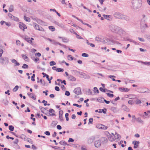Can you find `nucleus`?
<instances>
[{
    "label": "nucleus",
    "instance_id": "nucleus-2",
    "mask_svg": "<svg viewBox=\"0 0 150 150\" xmlns=\"http://www.w3.org/2000/svg\"><path fill=\"white\" fill-rule=\"evenodd\" d=\"M132 7L135 9L140 8L142 5V1L141 0H135L132 1Z\"/></svg>",
    "mask_w": 150,
    "mask_h": 150
},
{
    "label": "nucleus",
    "instance_id": "nucleus-23",
    "mask_svg": "<svg viewBox=\"0 0 150 150\" xmlns=\"http://www.w3.org/2000/svg\"><path fill=\"white\" fill-rule=\"evenodd\" d=\"M52 43L53 44H54L55 45H59L60 46H63V45H62L59 42H57L55 40H53L52 41Z\"/></svg>",
    "mask_w": 150,
    "mask_h": 150
},
{
    "label": "nucleus",
    "instance_id": "nucleus-26",
    "mask_svg": "<svg viewBox=\"0 0 150 150\" xmlns=\"http://www.w3.org/2000/svg\"><path fill=\"white\" fill-rule=\"evenodd\" d=\"M59 144L62 145H67L69 146V144H68L64 140H62L59 142Z\"/></svg>",
    "mask_w": 150,
    "mask_h": 150
},
{
    "label": "nucleus",
    "instance_id": "nucleus-7",
    "mask_svg": "<svg viewBox=\"0 0 150 150\" xmlns=\"http://www.w3.org/2000/svg\"><path fill=\"white\" fill-rule=\"evenodd\" d=\"M97 128L103 129L105 130L107 129L108 127L102 124H99L97 126Z\"/></svg>",
    "mask_w": 150,
    "mask_h": 150
},
{
    "label": "nucleus",
    "instance_id": "nucleus-37",
    "mask_svg": "<svg viewBox=\"0 0 150 150\" xmlns=\"http://www.w3.org/2000/svg\"><path fill=\"white\" fill-rule=\"evenodd\" d=\"M93 90V91L95 93H99V91L96 87H94Z\"/></svg>",
    "mask_w": 150,
    "mask_h": 150
},
{
    "label": "nucleus",
    "instance_id": "nucleus-47",
    "mask_svg": "<svg viewBox=\"0 0 150 150\" xmlns=\"http://www.w3.org/2000/svg\"><path fill=\"white\" fill-rule=\"evenodd\" d=\"M3 101L5 105H8V102L6 99H3Z\"/></svg>",
    "mask_w": 150,
    "mask_h": 150
},
{
    "label": "nucleus",
    "instance_id": "nucleus-40",
    "mask_svg": "<svg viewBox=\"0 0 150 150\" xmlns=\"http://www.w3.org/2000/svg\"><path fill=\"white\" fill-rule=\"evenodd\" d=\"M49 28L50 30L52 31H53L55 30V28L53 26H49Z\"/></svg>",
    "mask_w": 150,
    "mask_h": 150
},
{
    "label": "nucleus",
    "instance_id": "nucleus-16",
    "mask_svg": "<svg viewBox=\"0 0 150 150\" xmlns=\"http://www.w3.org/2000/svg\"><path fill=\"white\" fill-rule=\"evenodd\" d=\"M103 39L100 35H98L95 38V40L98 42H101L102 41Z\"/></svg>",
    "mask_w": 150,
    "mask_h": 150
},
{
    "label": "nucleus",
    "instance_id": "nucleus-15",
    "mask_svg": "<svg viewBox=\"0 0 150 150\" xmlns=\"http://www.w3.org/2000/svg\"><path fill=\"white\" fill-rule=\"evenodd\" d=\"M125 39V40L126 41H128L130 42H132L136 45L137 44V42L132 39H129L128 37H126Z\"/></svg>",
    "mask_w": 150,
    "mask_h": 150
},
{
    "label": "nucleus",
    "instance_id": "nucleus-53",
    "mask_svg": "<svg viewBox=\"0 0 150 150\" xmlns=\"http://www.w3.org/2000/svg\"><path fill=\"white\" fill-rule=\"evenodd\" d=\"M8 16L11 19H12V18H13V17L14 16L13 15H12V14L11 13H8Z\"/></svg>",
    "mask_w": 150,
    "mask_h": 150
},
{
    "label": "nucleus",
    "instance_id": "nucleus-10",
    "mask_svg": "<svg viewBox=\"0 0 150 150\" xmlns=\"http://www.w3.org/2000/svg\"><path fill=\"white\" fill-rule=\"evenodd\" d=\"M63 114V111L62 110H61L59 111V118L61 122H63L64 120L63 118L62 115Z\"/></svg>",
    "mask_w": 150,
    "mask_h": 150
},
{
    "label": "nucleus",
    "instance_id": "nucleus-48",
    "mask_svg": "<svg viewBox=\"0 0 150 150\" xmlns=\"http://www.w3.org/2000/svg\"><path fill=\"white\" fill-rule=\"evenodd\" d=\"M50 66H52L56 64V63L54 61H52L50 63Z\"/></svg>",
    "mask_w": 150,
    "mask_h": 150
},
{
    "label": "nucleus",
    "instance_id": "nucleus-54",
    "mask_svg": "<svg viewBox=\"0 0 150 150\" xmlns=\"http://www.w3.org/2000/svg\"><path fill=\"white\" fill-rule=\"evenodd\" d=\"M106 94H107L108 96L112 98L114 96V95L110 93H106Z\"/></svg>",
    "mask_w": 150,
    "mask_h": 150
},
{
    "label": "nucleus",
    "instance_id": "nucleus-42",
    "mask_svg": "<svg viewBox=\"0 0 150 150\" xmlns=\"http://www.w3.org/2000/svg\"><path fill=\"white\" fill-rule=\"evenodd\" d=\"M8 128L9 130L11 131H13L14 129V127L12 125H9L8 126Z\"/></svg>",
    "mask_w": 150,
    "mask_h": 150
},
{
    "label": "nucleus",
    "instance_id": "nucleus-27",
    "mask_svg": "<svg viewBox=\"0 0 150 150\" xmlns=\"http://www.w3.org/2000/svg\"><path fill=\"white\" fill-rule=\"evenodd\" d=\"M49 112L50 113H52V114L50 115H51L52 116H54L55 115V114H54V110L52 109H50L49 110Z\"/></svg>",
    "mask_w": 150,
    "mask_h": 150
},
{
    "label": "nucleus",
    "instance_id": "nucleus-17",
    "mask_svg": "<svg viewBox=\"0 0 150 150\" xmlns=\"http://www.w3.org/2000/svg\"><path fill=\"white\" fill-rule=\"evenodd\" d=\"M95 139V137L94 136H92L90 137L88 140V142L89 143H92Z\"/></svg>",
    "mask_w": 150,
    "mask_h": 150
},
{
    "label": "nucleus",
    "instance_id": "nucleus-51",
    "mask_svg": "<svg viewBox=\"0 0 150 150\" xmlns=\"http://www.w3.org/2000/svg\"><path fill=\"white\" fill-rule=\"evenodd\" d=\"M141 103L142 102L141 101L138 99H137L136 100V104H141Z\"/></svg>",
    "mask_w": 150,
    "mask_h": 150
},
{
    "label": "nucleus",
    "instance_id": "nucleus-13",
    "mask_svg": "<svg viewBox=\"0 0 150 150\" xmlns=\"http://www.w3.org/2000/svg\"><path fill=\"white\" fill-rule=\"evenodd\" d=\"M148 27L147 25L146 24H144L142 26L141 28V31L144 32L145 30Z\"/></svg>",
    "mask_w": 150,
    "mask_h": 150
},
{
    "label": "nucleus",
    "instance_id": "nucleus-33",
    "mask_svg": "<svg viewBox=\"0 0 150 150\" xmlns=\"http://www.w3.org/2000/svg\"><path fill=\"white\" fill-rule=\"evenodd\" d=\"M24 19L25 21L28 22H29L30 21V18L29 17H26L25 16H24Z\"/></svg>",
    "mask_w": 150,
    "mask_h": 150
},
{
    "label": "nucleus",
    "instance_id": "nucleus-50",
    "mask_svg": "<svg viewBox=\"0 0 150 150\" xmlns=\"http://www.w3.org/2000/svg\"><path fill=\"white\" fill-rule=\"evenodd\" d=\"M81 56L83 57H88L89 55L88 54L84 53L82 54Z\"/></svg>",
    "mask_w": 150,
    "mask_h": 150
},
{
    "label": "nucleus",
    "instance_id": "nucleus-11",
    "mask_svg": "<svg viewBox=\"0 0 150 150\" xmlns=\"http://www.w3.org/2000/svg\"><path fill=\"white\" fill-rule=\"evenodd\" d=\"M68 79L69 81H75L76 80L75 77L71 75H69V77H68Z\"/></svg>",
    "mask_w": 150,
    "mask_h": 150
},
{
    "label": "nucleus",
    "instance_id": "nucleus-21",
    "mask_svg": "<svg viewBox=\"0 0 150 150\" xmlns=\"http://www.w3.org/2000/svg\"><path fill=\"white\" fill-rule=\"evenodd\" d=\"M119 90L122 92H128L129 90V89L128 88H119Z\"/></svg>",
    "mask_w": 150,
    "mask_h": 150
},
{
    "label": "nucleus",
    "instance_id": "nucleus-64",
    "mask_svg": "<svg viewBox=\"0 0 150 150\" xmlns=\"http://www.w3.org/2000/svg\"><path fill=\"white\" fill-rule=\"evenodd\" d=\"M145 37H146V38L147 40L150 41V35H146Z\"/></svg>",
    "mask_w": 150,
    "mask_h": 150
},
{
    "label": "nucleus",
    "instance_id": "nucleus-60",
    "mask_svg": "<svg viewBox=\"0 0 150 150\" xmlns=\"http://www.w3.org/2000/svg\"><path fill=\"white\" fill-rule=\"evenodd\" d=\"M45 134L49 136L50 135V133L49 131H46L45 132Z\"/></svg>",
    "mask_w": 150,
    "mask_h": 150
},
{
    "label": "nucleus",
    "instance_id": "nucleus-14",
    "mask_svg": "<svg viewBox=\"0 0 150 150\" xmlns=\"http://www.w3.org/2000/svg\"><path fill=\"white\" fill-rule=\"evenodd\" d=\"M53 23L56 25H57L58 26L61 27V28H63L64 27V25L62 23H59V22L54 21Z\"/></svg>",
    "mask_w": 150,
    "mask_h": 150
},
{
    "label": "nucleus",
    "instance_id": "nucleus-20",
    "mask_svg": "<svg viewBox=\"0 0 150 150\" xmlns=\"http://www.w3.org/2000/svg\"><path fill=\"white\" fill-rule=\"evenodd\" d=\"M109 135H108V137L109 140L111 142H112L114 140V138L109 133H108Z\"/></svg>",
    "mask_w": 150,
    "mask_h": 150
},
{
    "label": "nucleus",
    "instance_id": "nucleus-58",
    "mask_svg": "<svg viewBox=\"0 0 150 150\" xmlns=\"http://www.w3.org/2000/svg\"><path fill=\"white\" fill-rule=\"evenodd\" d=\"M73 105L74 106H76L77 107H78L80 108H81L82 106V105H79L77 104H76V103L73 104Z\"/></svg>",
    "mask_w": 150,
    "mask_h": 150
},
{
    "label": "nucleus",
    "instance_id": "nucleus-3",
    "mask_svg": "<svg viewBox=\"0 0 150 150\" xmlns=\"http://www.w3.org/2000/svg\"><path fill=\"white\" fill-rule=\"evenodd\" d=\"M114 16L115 17L117 18L125 19L126 21L129 20L128 17L119 12L115 13L114 14Z\"/></svg>",
    "mask_w": 150,
    "mask_h": 150
},
{
    "label": "nucleus",
    "instance_id": "nucleus-45",
    "mask_svg": "<svg viewBox=\"0 0 150 150\" xmlns=\"http://www.w3.org/2000/svg\"><path fill=\"white\" fill-rule=\"evenodd\" d=\"M19 86H16L15 87L13 88V91L14 92L16 91L18 89Z\"/></svg>",
    "mask_w": 150,
    "mask_h": 150
},
{
    "label": "nucleus",
    "instance_id": "nucleus-22",
    "mask_svg": "<svg viewBox=\"0 0 150 150\" xmlns=\"http://www.w3.org/2000/svg\"><path fill=\"white\" fill-rule=\"evenodd\" d=\"M122 108L123 110L126 111L128 112L129 110V109L125 105H122Z\"/></svg>",
    "mask_w": 150,
    "mask_h": 150
},
{
    "label": "nucleus",
    "instance_id": "nucleus-57",
    "mask_svg": "<svg viewBox=\"0 0 150 150\" xmlns=\"http://www.w3.org/2000/svg\"><path fill=\"white\" fill-rule=\"evenodd\" d=\"M99 90H100V91H101L102 92H105V89H103L102 87H100L99 88Z\"/></svg>",
    "mask_w": 150,
    "mask_h": 150
},
{
    "label": "nucleus",
    "instance_id": "nucleus-56",
    "mask_svg": "<svg viewBox=\"0 0 150 150\" xmlns=\"http://www.w3.org/2000/svg\"><path fill=\"white\" fill-rule=\"evenodd\" d=\"M65 95L67 96H69L70 95V93L69 91H66Z\"/></svg>",
    "mask_w": 150,
    "mask_h": 150
},
{
    "label": "nucleus",
    "instance_id": "nucleus-44",
    "mask_svg": "<svg viewBox=\"0 0 150 150\" xmlns=\"http://www.w3.org/2000/svg\"><path fill=\"white\" fill-rule=\"evenodd\" d=\"M22 68L23 69H27L28 68V66L26 64H24L22 66Z\"/></svg>",
    "mask_w": 150,
    "mask_h": 150
},
{
    "label": "nucleus",
    "instance_id": "nucleus-52",
    "mask_svg": "<svg viewBox=\"0 0 150 150\" xmlns=\"http://www.w3.org/2000/svg\"><path fill=\"white\" fill-rule=\"evenodd\" d=\"M35 76V74H33L32 76L31 80L32 81H35V79H34Z\"/></svg>",
    "mask_w": 150,
    "mask_h": 150
},
{
    "label": "nucleus",
    "instance_id": "nucleus-25",
    "mask_svg": "<svg viewBox=\"0 0 150 150\" xmlns=\"http://www.w3.org/2000/svg\"><path fill=\"white\" fill-rule=\"evenodd\" d=\"M136 121L139 123H140L142 124H143L144 122L142 120L140 117L137 118L136 119Z\"/></svg>",
    "mask_w": 150,
    "mask_h": 150
},
{
    "label": "nucleus",
    "instance_id": "nucleus-12",
    "mask_svg": "<svg viewBox=\"0 0 150 150\" xmlns=\"http://www.w3.org/2000/svg\"><path fill=\"white\" fill-rule=\"evenodd\" d=\"M132 143L134 144V148L136 149L138 147L139 142V141H134L132 142Z\"/></svg>",
    "mask_w": 150,
    "mask_h": 150
},
{
    "label": "nucleus",
    "instance_id": "nucleus-32",
    "mask_svg": "<svg viewBox=\"0 0 150 150\" xmlns=\"http://www.w3.org/2000/svg\"><path fill=\"white\" fill-rule=\"evenodd\" d=\"M39 108L41 110V112L43 113L44 114H45V111L46 110V108H44L42 107V106H40L39 107Z\"/></svg>",
    "mask_w": 150,
    "mask_h": 150
},
{
    "label": "nucleus",
    "instance_id": "nucleus-39",
    "mask_svg": "<svg viewBox=\"0 0 150 150\" xmlns=\"http://www.w3.org/2000/svg\"><path fill=\"white\" fill-rule=\"evenodd\" d=\"M62 41L63 42L65 43H67L69 42L68 39L67 38L65 37H63Z\"/></svg>",
    "mask_w": 150,
    "mask_h": 150
},
{
    "label": "nucleus",
    "instance_id": "nucleus-63",
    "mask_svg": "<svg viewBox=\"0 0 150 150\" xmlns=\"http://www.w3.org/2000/svg\"><path fill=\"white\" fill-rule=\"evenodd\" d=\"M76 36L77 38L78 39H83V38L81 36L79 35H77V36Z\"/></svg>",
    "mask_w": 150,
    "mask_h": 150
},
{
    "label": "nucleus",
    "instance_id": "nucleus-49",
    "mask_svg": "<svg viewBox=\"0 0 150 150\" xmlns=\"http://www.w3.org/2000/svg\"><path fill=\"white\" fill-rule=\"evenodd\" d=\"M56 71L59 72H63L64 71V69L60 68H58L57 69Z\"/></svg>",
    "mask_w": 150,
    "mask_h": 150
},
{
    "label": "nucleus",
    "instance_id": "nucleus-59",
    "mask_svg": "<svg viewBox=\"0 0 150 150\" xmlns=\"http://www.w3.org/2000/svg\"><path fill=\"white\" fill-rule=\"evenodd\" d=\"M74 139H73L72 138H70L68 140V142H74Z\"/></svg>",
    "mask_w": 150,
    "mask_h": 150
},
{
    "label": "nucleus",
    "instance_id": "nucleus-28",
    "mask_svg": "<svg viewBox=\"0 0 150 150\" xmlns=\"http://www.w3.org/2000/svg\"><path fill=\"white\" fill-rule=\"evenodd\" d=\"M21 56L22 58L25 60V61H28L29 60V58L26 56L24 55L23 54H22Z\"/></svg>",
    "mask_w": 150,
    "mask_h": 150
},
{
    "label": "nucleus",
    "instance_id": "nucleus-30",
    "mask_svg": "<svg viewBox=\"0 0 150 150\" xmlns=\"http://www.w3.org/2000/svg\"><path fill=\"white\" fill-rule=\"evenodd\" d=\"M25 40L29 43L31 44L32 45H33V44L32 43V41H31V40L30 39V38H25Z\"/></svg>",
    "mask_w": 150,
    "mask_h": 150
},
{
    "label": "nucleus",
    "instance_id": "nucleus-18",
    "mask_svg": "<svg viewBox=\"0 0 150 150\" xmlns=\"http://www.w3.org/2000/svg\"><path fill=\"white\" fill-rule=\"evenodd\" d=\"M11 62L15 64V66H19L20 65V64L14 59H13L11 60Z\"/></svg>",
    "mask_w": 150,
    "mask_h": 150
},
{
    "label": "nucleus",
    "instance_id": "nucleus-24",
    "mask_svg": "<svg viewBox=\"0 0 150 150\" xmlns=\"http://www.w3.org/2000/svg\"><path fill=\"white\" fill-rule=\"evenodd\" d=\"M37 82V83H39L40 82L41 85L42 86H46V84H45L46 83H45V81L44 80H42V79H40V81H38Z\"/></svg>",
    "mask_w": 150,
    "mask_h": 150
},
{
    "label": "nucleus",
    "instance_id": "nucleus-9",
    "mask_svg": "<svg viewBox=\"0 0 150 150\" xmlns=\"http://www.w3.org/2000/svg\"><path fill=\"white\" fill-rule=\"evenodd\" d=\"M79 74L82 76L85 79H89L90 78L89 76L86 74L84 73L81 72L79 73Z\"/></svg>",
    "mask_w": 150,
    "mask_h": 150
},
{
    "label": "nucleus",
    "instance_id": "nucleus-4",
    "mask_svg": "<svg viewBox=\"0 0 150 150\" xmlns=\"http://www.w3.org/2000/svg\"><path fill=\"white\" fill-rule=\"evenodd\" d=\"M33 25L34 28L36 30L41 31H44V29L41 26H40L38 25L37 24L35 23H33Z\"/></svg>",
    "mask_w": 150,
    "mask_h": 150
},
{
    "label": "nucleus",
    "instance_id": "nucleus-19",
    "mask_svg": "<svg viewBox=\"0 0 150 150\" xmlns=\"http://www.w3.org/2000/svg\"><path fill=\"white\" fill-rule=\"evenodd\" d=\"M7 61V62L8 63L9 62L8 61V58L6 57H2L1 59V63H4V61Z\"/></svg>",
    "mask_w": 150,
    "mask_h": 150
},
{
    "label": "nucleus",
    "instance_id": "nucleus-62",
    "mask_svg": "<svg viewBox=\"0 0 150 150\" xmlns=\"http://www.w3.org/2000/svg\"><path fill=\"white\" fill-rule=\"evenodd\" d=\"M138 39L141 42H144V40L142 38L138 37Z\"/></svg>",
    "mask_w": 150,
    "mask_h": 150
},
{
    "label": "nucleus",
    "instance_id": "nucleus-35",
    "mask_svg": "<svg viewBox=\"0 0 150 150\" xmlns=\"http://www.w3.org/2000/svg\"><path fill=\"white\" fill-rule=\"evenodd\" d=\"M103 16L104 18L107 19L108 20H109V18L111 16L110 15L105 14H103Z\"/></svg>",
    "mask_w": 150,
    "mask_h": 150
},
{
    "label": "nucleus",
    "instance_id": "nucleus-41",
    "mask_svg": "<svg viewBox=\"0 0 150 150\" xmlns=\"http://www.w3.org/2000/svg\"><path fill=\"white\" fill-rule=\"evenodd\" d=\"M86 92L88 93V94L92 95V92L89 89H88L86 90Z\"/></svg>",
    "mask_w": 150,
    "mask_h": 150
},
{
    "label": "nucleus",
    "instance_id": "nucleus-38",
    "mask_svg": "<svg viewBox=\"0 0 150 150\" xmlns=\"http://www.w3.org/2000/svg\"><path fill=\"white\" fill-rule=\"evenodd\" d=\"M32 59L33 60L35 63H39V62H38L39 61V59L37 57H36L35 59H34V58H33V57H32Z\"/></svg>",
    "mask_w": 150,
    "mask_h": 150
},
{
    "label": "nucleus",
    "instance_id": "nucleus-46",
    "mask_svg": "<svg viewBox=\"0 0 150 150\" xmlns=\"http://www.w3.org/2000/svg\"><path fill=\"white\" fill-rule=\"evenodd\" d=\"M68 59L69 60H73L74 59V57H72L71 55H69L68 56Z\"/></svg>",
    "mask_w": 150,
    "mask_h": 150
},
{
    "label": "nucleus",
    "instance_id": "nucleus-31",
    "mask_svg": "<svg viewBox=\"0 0 150 150\" xmlns=\"http://www.w3.org/2000/svg\"><path fill=\"white\" fill-rule=\"evenodd\" d=\"M114 137L115 139H119V138L120 137V135L119 134L115 132V133L114 135Z\"/></svg>",
    "mask_w": 150,
    "mask_h": 150
},
{
    "label": "nucleus",
    "instance_id": "nucleus-29",
    "mask_svg": "<svg viewBox=\"0 0 150 150\" xmlns=\"http://www.w3.org/2000/svg\"><path fill=\"white\" fill-rule=\"evenodd\" d=\"M145 90L144 91H142L140 92V93H150V90H149L148 88H145L144 89Z\"/></svg>",
    "mask_w": 150,
    "mask_h": 150
},
{
    "label": "nucleus",
    "instance_id": "nucleus-6",
    "mask_svg": "<svg viewBox=\"0 0 150 150\" xmlns=\"http://www.w3.org/2000/svg\"><path fill=\"white\" fill-rule=\"evenodd\" d=\"M74 92L76 94H80L81 93V91L80 88L78 87L75 88L74 90Z\"/></svg>",
    "mask_w": 150,
    "mask_h": 150
},
{
    "label": "nucleus",
    "instance_id": "nucleus-34",
    "mask_svg": "<svg viewBox=\"0 0 150 150\" xmlns=\"http://www.w3.org/2000/svg\"><path fill=\"white\" fill-rule=\"evenodd\" d=\"M14 10V7L13 5H10L8 9V11L10 12H11Z\"/></svg>",
    "mask_w": 150,
    "mask_h": 150
},
{
    "label": "nucleus",
    "instance_id": "nucleus-61",
    "mask_svg": "<svg viewBox=\"0 0 150 150\" xmlns=\"http://www.w3.org/2000/svg\"><path fill=\"white\" fill-rule=\"evenodd\" d=\"M55 89L56 91H59L60 90L59 87L57 86L55 87Z\"/></svg>",
    "mask_w": 150,
    "mask_h": 150
},
{
    "label": "nucleus",
    "instance_id": "nucleus-36",
    "mask_svg": "<svg viewBox=\"0 0 150 150\" xmlns=\"http://www.w3.org/2000/svg\"><path fill=\"white\" fill-rule=\"evenodd\" d=\"M36 21L39 24L42 25L43 22L40 19H37Z\"/></svg>",
    "mask_w": 150,
    "mask_h": 150
},
{
    "label": "nucleus",
    "instance_id": "nucleus-43",
    "mask_svg": "<svg viewBox=\"0 0 150 150\" xmlns=\"http://www.w3.org/2000/svg\"><path fill=\"white\" fill-rule=\"evenodd\" d=\"M12 20H13L16 21H19V19L17 17L13 16V17L11 19Z\"/></svg>",
    "mask_w": 150,
    "mask_h": 150
},
{
    "label": "nucleus",
    "instance_id": "nucleus-8",
    "mask_svg": "<svg viewBox=\"0 0 150 150\" xmlns=\"http://www.w3.org/2000/svg\"><path fill=\"white\" fill-rule=\"evenodd\" d=\"M94 145L96 147L98 148L101 145L100 141V140H97L95 142Z\"/></svg>",
    "mask_w": 150,
    "mask_h": 150
},
{
    "label": "nucleus",
    "instance_id": "nucleus-55",
    "mask_svg": "<svg viewBox=\"0 0 150 150\" xmlns=\"http://www.w3.org/2000/svg\"><path fill=\"white\" fill-rule=\"evenodd\" d=\"M93 122V118H90L89 119L88 124H89V123L92 124Z\"/></svg>",
    "mask_w": 150,
    "mask_h": 150
},
{
    "label": "nucleus",
    "instance_id": "nucleus-5",
    "mask_svg": "<svg viewBox=\"0 0 150 150\" xmlns=\"http://www.w3.org/2000/svg\"><path fill=\"white\" fill-rule=\"evenodd\" d=\"M19 27L20 29L22 30L23 31L25 29L27 28V27L26 25L24 24L22 22H19Z\"/></svg>",
    "mask_w": 150,
    "mask_h": 150
},
{
    "label": "nucleus",
    "instance_id": "nucleus-1",
    "mask_svg": "<svg viewBox=\"0 0 150 150\" xmlns=\"http://www.w3.org/2000/svg\"><path fill=\"white\" fill-rule=\"evenodd\" d=\"M109 28L112 32L118 33L120 35L124 33L125 32L122 28L113 25H110Z\"/></svg>",
    "mask_w": 150,
    "mask_h": 150
}]
</instances>
